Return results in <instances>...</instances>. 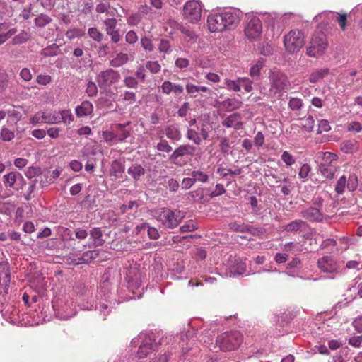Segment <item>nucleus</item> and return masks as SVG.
Segmentation results:
<instances>
[{"label":"nucleus","mask_w":362,"mask_h":362,"mask_svg":"<svg viewBox=\"0 0 362 362\" xmlns=\"http://www.w3.org/2000/svg\"><path fill=\"white\" fill-rule=\"evenodd\" d=\"M242 16L239 10L232 9L221 13H211L207 18V26L210 32H223L236 27Z\"/></svg>","instance_id":"obj_1"},{"label":"nucleus","mask_w":362,"mask_h":362,"mask_svg":"<svg viewBox=\"0 0 362 362\" xmlns=\"http://www.w3.org/2000/svg\"><path fill=\"white\" fill-rule=\"evenodd\" d=\"M131 344L134 346H139L136 356L139 359L147 357L150 353L156 350L158 347V343L152 333H140L132 340Z\"/></svg>","instance_id":"obj_2"},{"label":"nucleus","mask_w":362,"mask_h":362,"mask_svg":"<svg viewBox=\"0 0 362 362\" xmlns=\"http://www.w3.org/2000/svg\"><path fill=\"white\" fill-rule=\"evenodd\" d=\"M153 216L168 228L177 227L185 217L181 211H172L168 208H160L153 211Z\"/></svg>","instance_id":"obj_3"},{"label":"nucleus","mask_w":362,"mask_h":362,"mask_svg":"<svg viewBox=\"0 0 362 362\" xmlns=\"http://www.w3.org/2000/svg\"><path fill=\"white\" fill-rule=\"evenodd\" d=\"M243 341V335L240 332H225L219 334L216 340V346L223 351H230L239 347Z\"/></svg>","instance_id":"obj_4"},{"label":"nucleus","mask_w":362,"mask_h":362,"mask_svg":"<svg viewBox=\"0 0 362 362\" xmlns=\"http://www.w3.org/2000/svg\"><path fill=\"white\" fill-rule=\"evenodd\" d=\"M52 307L57 317L63 320H67L76 314L72 299L66 296L55 298L52 300Z\"/></svg>","instance_id":"obj_5"},{"label":"nucleus","mask_w":362,"mask_h":362,"mask_svg":"<svg viewBox=\"0 0 362 362\" xmlns=\"http://www.w3.org/2000/svg\"><path fill=\"white\" fill-rule=\"evenodd\" d=\"M100 297L101 299L96 305H94L92 300L89 299L88 296H87V299H82L78 305L82 310H90L95 308L96 310H98L103 319L105 320V317L111 312L112 309L115 305L116 301L110 300L111 298L109 295L104 294L103 297L102 296H100Z\"/></svg>","instance_id":"obj_6"},{"label":"nucleus","mask_w":362,"mask_h":362,"mask_svg":"<svg viewBox=\"0 0 362 362\" xmlns=\"http://www.w3.org/2000/svg\"><path fill=\"white\" fill-rule=\"evenodd\" d=\"M328 47V41L324 33L313 34L308 44L306 54L310 57L317 58L322 56Z\"/></svg>","instance_id":"obj_7"},{"label":"nucleus","mask_w":362,"mask_h":362,"mask_svg":"<svg viewBox=\"0 0 362 362\" xmlns=\"http://www.w3.org/2000/svg\"><path fill=\"white\" fill-rule=\"evenodd\" d=\"M322 155L319 170L325 178L332 179L338 170V156L332 152H323Z\"/></svg>","instance_id":"obj_8"},{"label":"nucleus","mask_w":362,"mask_h":362,"mask_svg":"<svg viewBox=\"0 0 362 362\" xmlns=\"http://www.w3.org/2000/svg\"><path fill=\"white\" fill-rule=\"evenodd\" d=\"M209 330H204V334L203 332H199L197 331L196 333H194V331H187V333H181L179 338V346L182 349V351L184 354H187L191 349V344L192 341L189 339V337H193V334H195V337L201 342L204 344H209L212 340L211 334Z\"/></svg>","instance_id":"obj_9"},{"label":"nucleus","mask_w":362,"mask_h":362,"mask_svg":"<svg viewBox=\"0 0 362 362\" xmlns=\"http://www.w3.org/2000/svg\"><path fill=\"white\" fill-rule=\"evenodd\" d=\"M284 43L288 52H297L304 45V33L299 30H292L285 35Z\"/></svg>","instance_id":"obj_10"},{"label":"nucleus","mask_w":362,"mask_h":362,"mask_svg":"<svg viewBox=\"0 0 362 362\" xmlns=\"http://www.w3.org/2000/svg\"><path fill=\"white\" fill-rule=\"evenodd\" d=\"M244 33L250 41L258 40L262 33V24L260 19L253 14L248 15Z\"/></svg>","instance_id":"obj_11"},{"label":"nucleus","mask_w":362,"mask_h":362,"mask_svg":"<svg viewBox=\"0 0 362 362\" xmlns=\"http://www.w3.org/2000/svg\"><path fill=\"white\" fill-rule=\"evenodd\" d=\"M202 5L197 0H190L185 3L183 8L185 18L192 23L198 22L202 17Z\"/></svg>","instance_id":"obj_12"},{"label":"nucleus","mask_w":362,"mask_h":362,"mask_svg":"<svg viewBox=\"0 0 362 362\" xmlns=\"http://www.w3.org/2000/svg\"><path fill=\"white\" fill-rule=\"evenodd\" d=\"M358 185V177L355 174L349 175L348 180L345 175H342L336 183L335 192L338 194H342L346 187L349 192H354L357 189Z\"/></svg>","instance_id":"obj_13"},{"label":"nucleus","mask_w":362,"mask_h":362,"mask_svg":"<svg viewBox=\"0 0 362 362\" xmlns=\"http://www.w3.org/2000/svg\"><path fill=\"white\" fill-rule=\"evenodd\" d=\"M317 266L321 272L327 274L331 279L334 277L339 268L337 261L331 256H324L319 259Z\"/></svg>","instance_id":"obj_14"},{"label":"nucleus","mask_w":362,"mask_h":362,"mask_svg":"<svg viewBox=\"0 0 362 362\" xmlns=\"http://www.w3.org/2000/svg\"><path fill=\"white\" fill-rule=\"evenodd\" d=\"M119 79L120 75L118 71L111 69L101 71L97 76V82L102 88L110 87Z\"/></svg>","instance_id":"obj_15"},{"label":"nucleus","mask_w":362,"mask_h":362,"mask_svg":"<svg viewBox=\"0 0 362 362\" xmlns=\"http://www.w3.org/2000/svg\"><path fill=\"white\" fill-rule=\"evenodd\" d=\"M269 78L271 83L270 91L274 94L281 93L288 83L286 76L281 72H272Z\"/></svg>","instance_id":"obj_16"},{"label":"nucleus","mask_w":362,"mask_h":362,"mask_svg":"<svg viewBox=\"0 0 362 362\" xmlns=\"http://www.w3.org/2000/svg\"><path fill=\"white\" fill-rule=\"evenodd\" d=\"M334 18H337V21L339 22L341 29L344 30L346 28V14L337 16V13L334 12L324 11L317 15L314 18V19L316 21L321 20L323 24L327 25L329 23V21L325 20H330L333 19Z\"/></svg>","instance_id":"obj_17"},{"label":"nucleus","mask_w":362,"mask_h":362,"mask_svg":"<svg viewBox=\"0 0 362 362\" xmlns=\"http://www.w3.org/2000/svg\"><path fill=\"white\" fill-rule=\"evenodd\" d=\"M11 272L7 262H0V293H6L10 286Z\"/></svg>","instance_id":"obj_18"},{"label":"nucleus","mask_w":362,"mask_h":362,"mask_svg":"<svg viewBox=\"0 0 362 362\" xmlns=\"http://www.w3.org/2000/svg\"><path fill=\"white\" fill-rule=\"evenodd\" d=\"M229 227L233 231L240 233L248 232L253 235H259L263 233L262 228H254L252 226L238 222L230 223Z\"/></svg>","instance_id":"obj_19"},{"label":"nucleus","mask_w":362,"mask_h":362,"mask_svg":"<svg viewBox=\"0 0 362 362\" xmlns=\"http://www.w3.org/2000/svg\"><path fill=\"white\" fill-rule=\"evenodd\" d=\"M198 124L196 125L197 131L202 136L204 140L209 137V131L210 129L209 125V116L208 115H202L197 118Z\"/></svg>","instance_id":"obj_20"},{"label":"nucleus","mask_w":362,"mask_h":362,"mask_svg":"<svg viewBox=\"0 0 362 362\" xmlns=\"http://www.w3.org/2000/svg\"><path fill=\"white\" fill-rule=\"evenodd\" d=\"M229 276H237L243 275L246 271V264L240 258H235L231 261L229 267Z\"/></svg>","instance_id":"obj_21"},{"label":"nucleus","mask_w":362,"mask_h":362,"mask_svg":"<svg viewBox=\"0 0 362 362\" xmlns=\"http://www.w3.org/2000/svg\"><path fill=\"white\" fill-rule=\"evenodd\" d=\"M301 216L310 221L321 222L324 218L323 214L317 208L309 207L301 211Z\"/></svg>","instance_id":"obj_22"},{"label":"nucleus","mask_w":362,"mask_h":362,"mask_svg":"<svg viewBox=\"0 0 362 362\" xmlns=\"http://www.w3.org/2000/svg\"><path fill=\"white\" fill-rule=\"evenodd\" d=\"M17 32L16 28L12 27L8 23H0V45L4 44L8 39L14 35Z\"/></svg>","instance_id":"obj_23"},{"label":"nucleus","mask_w":362,"mask_h":362,"mask_svg":"<svg viewBox=\"0 0 362 362\" xmlns=\"http://www.w3.org/2000/svg\"><path fill=\"white\" fill-rule=\"evenodd\" d=\"M195 151V148L191 145H180L170 155V159L175 161L178 158L186 156L192 155Z\"/></svg>","instance_id":"obj_24"},{"label":"nucleus","mask_w":362,"mask_h":362,"mask_svg":"<svg viewBox=\"0 0 362 362\" xmlns=\"http://www.w3.org/2000/svg\"><path fill=\"white\" fill-rule=\"evenodd\" d=\"M164 133L168 139L173 142H177L180 140L182 134L177 124H169L165 127Z\"/></svg>","instance_id":"obj_25"},{"label":"nucleus","mask_w":362,"mask_h":362,"mask_svg":"<svg viewBox=\"0 0 362 362\" xmlns=\"http://www.w3.org/2000/svg\"><path fill=\"white\" fill-rule=\"evenodd\" d=\"M241 115L238 113H233L227 117L222 122V124L228 128L233 127L235 129H240L243 123L241 122Z\"/></svg>","instance_id":"obj_26"},{"label":"nucleus","mask_w":362,"mask_h":362,"mask_svg":"<svg viewBox=\"0 0 362 362\" xmlns=\"http://www.w3.org/2000/svg\"><path fill=\"white\" fill-rule=\"evenodd\" d=\"M93 112V105L88 100L83 101L79 105L76 106L75 109V113L78 117L89 116L92 115Z\"/></svg>","instance_id":"obj_27"},{"label":"nucleus","mask_w":362,"mask_h":362,"mask_svg":"<svg viewBox=\"0 0 362 362\" xmlns=\"http://www.w3.org/2000/svg\"><path fill=\"white\" fill-rule=\"evenodd\" d=\"M163 93L169 95L173 92L176 95H180L183 93V86L180 84L173 83L169 81H164L161 85Z\"/></svg>","instance_id":"obj_28"},{"label":"nucleus","mask_w":362,"mask_h":362,"mask_svg":"<svg viewBox=\"0 0 362 362\" xmlns=\"http://www.w3.org/2000/svg\"><path fill=\"white\" fill-rule=\"evenodd\" d=\"M127 173L134 180L137 181L140 180L141 176L145 175L146 170L141 165L134 163L127 169Z\"/></svg>","instance_id":"obj_29"},{"label":"nucleus","mask_w":362,"mask_h":362,"mask_svg":"<svg viewBox=\"0 0 362 362\" xmlns=\"http://www.w3.org/2000/svg\"><path fill=\"white\" fill-rule=\"evenodd\" d=\"M328 68H321L313 70L309 76V82L316 83L322 80L329 74Z\"/></svg>","instance_id":"obj_30"},{"label":"nucleus","mask_w":362,"mask_h":362,"mask_svg":"<svg viewBox=\"0 0 362 362\" xmlns=\"http://www.w3.org/2000/svg\"><path fill=\"white\" fill-rule=\"evenodd\" d=\"M124 172V165L120 160H115L110 166V175L115 178H121Z\"/></svg>","instance_id":"obj_31"},{"label":"nucleus","mask_w":362,"mask_h":362,"mask_svg":"<svg viewBox=\"0 0 362 362\" xmlns=\"http://www.w3.org/2000/svg\"><path fill=\"white\" fill-rule=\"evenodd\" d=\"M307 224L305 221L302 220H295L286 225L284 230L287 232H298L304 230Z\"/></svg>","instance_id":"obj_32"},{"label":"nucleus","mask_w":362,"mask_h":362,"mask_svg":"<svg viewBox=\"0 0 362 362\" xmlns=\"http://www.w3.org/2000/svg\"><path fill=\"white\" fill-rule=\"evenodd\" d=\"M341 150L345 153H353L358 150V144L354 140H346L341 144Z\"/></svg>","instance_id":"obj_33"},{"label":"nucleus","mask_w":362,"mask_h":362,"mask_svg":"<svg viewBox=\"0 0 362 362\" xmlns=\"http://www.w3.org/2000/svg\"><path fill=\"white\" fill-rule=\"evenodd\" d=\"M44 123L46 124H58L59 123V117L58 112L53 110H42Z\"/></svg>","instance_id":"obj_34"},{"label":"nucleus","mask_w":362,"mask_h":362,"mask_svg":"<svg viewBox=\"0 0 362 362\" xmlns=\"http://www.w3.org/2000/svg\"><path fill=\"white\" fill-rule=\"evenodd\" d=\"M90 235L94 246L98 247L103 245L105 240L103 239V233L100 228H94L90 230Z\"/></svg>","instance_id":"obj_35"},{"label":"nucleus","mask_w":362,"mask_h":362,"mask_svg":"<svg viewBox=\"0 0 362 362\" xmlns=\"http://www.w3.org/2000/svg\"><path fill=\"white\" fill-rule=\"evenodd\" d=\"M18 178H23L20 173L11 172L3 177V182L6 187H13Z\"/></svg>","instance_id":"obj_36"},{"label":"nucleus","mask_w":362,"mask_h":362,"mask_svg":"<svg viewBox=\"0 0 362 362\" xmlns=\"http://www.w3.org/2000/svg\"><path fill=\"white\" fill-rule=\"evenodd\" d=\"M222 106L226 111H233L240 108L241 102L236 98H228L222 102Z\"/></svg>","instance_id":"obj_37"},{"label":"nucleus","mask_w":362,"mask_h":362,"mask_svg":"<svg viewBox=\"0 0 362 362\" xmlns=\"http://www.w3.org/2000/svg\"><path fill=\"white\" fill-rule=\"evenodd\" d=\"M127 286L128 288L134 291V289H138L141 285V276L140 274H136L134 276H132L129 274L127 276Z\"/></svg>","instance_id":"obj_38"},{"label":"nucleus","mask_w":362,"mask_h":362,"mask_svg":"<svg viewBox=\"0 0 362 362\" xmlns=\"http://www.w3.org/2000/svg\"><path fill=\"white\" fill-rule=\"evenodd\" d=\"M129 61V56L126 53H119L110 62V64L114 67H119L125 64Z\"/></svg>","instance_id":"obj_39"},{"label":"nucleus","mask_w":362,"mask_h":362,"mask_svg":"<svg viewBox=\"0 0 362 362\" xmlns=\"http://www.w3.org/2000/svg\"><path fill=\"white\" fill-rule=\"evenodd\" d=\"M136 229L140 231L141 229L147 230L148 237L152 240H157L159 238V233L155 228L151 227L148 223H144L141 226H137Z\"/></svg>","instance_id":"obj_40"},{"label":"nucleus","mask_w":362,"mask_h":362,"mask_svg":"<svg viewBox=\"0 0 362 362\" xmlns=\"http://www.w3.org/2000/svg\"><path fill=\"white\" fill-rule=\"evenodd\" d=\"M191 176H192V179L194 182H201V183H206L209 180V175L202 170H193L191 173Z\"/></svg>","instance_id":"obj_41"},{"label":"nucleus","mask_w":362,"mask_h":362,"mask_svg":"<svg viewBox=\"0 0 362 362\" xmlns=\"http://www.w3.org/2000/svg\"><path fill=\"white\" fill-rule=\"evenodd\" d=\"M186 136L189 140L192 141L197 145H199L202 140H204L199 132L192 128L187 129Z\"/></svg>","instance_id":"obj_42"},{"label":"nucleus","mask_w":362,"mask_h":362,"mask_svg":"<svg viewBox=\"0 0 362 362\" xmlns=\"http://www.w3.org/2000/svg\"><path fill=\"white\" fill-rule=\"evenodd\" d=\"M59 123L62 121L64 124H69L74 119V115L70 110H63L58 112Z\"/></svg>","instance_id":"obj_43"},{"label":"nucleus","mask_w":362,"mask_h":362,"mask_svg":"<svg viewBox=\"0 0 362 362\" xmlns=\"http://www.w3.org/2000/svg\"><path fill=\"white\" fill-rule=\"evenodd\" d=\"M264 65L263 59H259L255 64H254L250 70V75L252 78H257L259 76L260 71Z\"/></svg>","instance_id":"obj_44"},{"label":"nucleus","mask_w":362,"mask_h":362,"mask_svg":"<svg viewBox=\"0 0 362 362\" xmlns=\"http://www.w3.org/2000/svg\"><path fill=\"white\" fill-rule=\"evenodd\" d=\"M59 52V47L56 44H52L41 51V54L44 57L56 56Z\"/></svg>","instance_id":"obj_45"},{"label":"nucleus","mask_w":362,"mask_h":362,"mask_svg":"<svg viewBox=\"0 0 362 362\" xmlns=\"http://www.w3.org/2000/svg\"><path fill=\"white\" fill-rule=\"evenodd\" d=\"M29 39V34L22 30L19 34L14 36V37L12 39V43L13 45H19L25 42Z\"/></svg>","instance_id":"obj_46"},{"label":"nucleus","mask_w":362,"mask_h":362,"mask_svg":"<svg viewBox=\"0 0 362 362\" xmlns=\"http://www.w3.org/2000/svg\"><path fill=\"white\" fill-rule=\"evenodd\" d=\"M89 37L97 42L103 40V35L96 28H90L88 30Z\"/></svg>","instance_id":"obj_47"},{"label":"nucleus","mask_w":362,"mask_h":362,"mask_svg":"<svg viewBox=\"0 0 362 362\" xmlns=\"http://www.w3.org/2000/svg\"><path fill=\"white\" fill-rule=\"evenodd\" d=\"M218 173L224 177H227L228 175H240L242 173V170L240 168H236L235 170L227 169L223 168H219L218 169Z\"/></svg>","instance_id":"obj_48"},{"label":"nucleus","mask_w":362,"mask_h":362,"mask_svg":"<svg viewBox=\"0 0 362 362\" xmlns=\"http://www.w3.org/2000/svg\"><path fill=\"white\" fill-rule=\"evenodd\" d=\"M238 83H239L240 89L243 87L246 92H250L252 90V81L247 78H238Z\"/></svg>","instance_id":"obj_49"},{"label":"nucleus","mask_w":362,"mask_h":362,"mask_svg":"<svg viewBox=\"0 0 362 362\" xmlns=\"http://www.w3.org/2000/svg\"><path fill=\"white\" fill-rule=\"evenodd\" d=\"M122 100L127 101L128 105H132L136 100V94L132 91H125L120 95Z\"/></svg>","instance_id":"obj_50"},{"label":"nucleus","mask_w":362,"mask_h":362,"mask_svg":"<svg viewBox=\"0 0 362 362\" xmlns=\"http://www.w3.org/2000/svg\"><path fill=\"white\" fill-rule=\"evenodd\" d=\"M30 124L36 126L39 124H44L43 112L42 110L37 112L30 118Z\"/></svg>","instance_id":"obj_51"},{"label":"nucleus","mask_w":362,"mask_h":362,"mask_svg":"<svg viewBox=\"0 0 362 362\" xmlns=\"http://www.w3.org/2000/svg\"><path fill=\"white\" fill-rule=\"evenodd\" d=\"M51 22V18L45 14H41L37 16L35 20V23L37 27H45L46 25Z\"/></svg>","instance_id":"obj_52"},{"label":"nucleus","mask_w":362,"mask_h":362,"mask_svg":"<svg viewBox=\"0 0 362 362\" xmlns=\"http://www.w3.org/2000/svg\"><path fill=\"white\" fill-rule=\"evenodd\" d=\"M0 137L4 141H10L14 138V132L7 127H3L0 132Z\"/></svg>","instance_id":"obj_53"},{"label":"nucleus","mask_w":362,"mask_h":362,"mask_svg":"<svg viewBox=\"0 0 362 362\" xmlns=\"http://www.w3.org/2000/svg\"><path fill=\"white\" fill-rule=\"evenodd\" d=\"M311 170V167L308 163L303 164L299 170L298 177L304 182L308 179Z\"/></svg>","instance_id":"obj_54"},{"label":"nucleus","mask_w":362,"mask_h":362,"mask_svg":"<svg viewBox=\"0 0 362 362\" xmlns=\"http://www.w3.org/2000/svg\"><path fill=\"white\" fill-rule=\"evenodd\" d=\"M104 24L105 25V31L107 34L117 30V20L115 18H107L104 21Z\"/></svg>","instance_id":"obj_55"},{"label":"nucleus","mask_w":362,"mask_h":362,"mask_svg":"<svg viewBox=\"0 0 362 362\" xmlns=\"http://www.w3.org/2000/svg\"><path fill=\"white\" fill-rule=\"evenodd\" d=\"M146 68L152 74H157L161 69V66L157 61H148L146 63Z\"/></svg>","instance_id":"obj_56"},{"label":"nucleus","mask_w":362,"mask_h":362,"mask_svg":"<svg viewBox=\"0 0 362 362\" xmlns=\"http://www.w3.org/2000/svg\"><path fill=\"white\" fill-rule=\"evenodd\" d=\"M196 229H197V226L196 223L192 220L187 221L180 228V230L182 233L191 232L195 230Z\"/></svg>","instance_id":"obj_57"},{"label":"nucleus","mask_w":362,"mask_h":362,"mask_svg":"<svg viewBox=\"0 0 362 362\" xmlns=\"http://www.w3.org/2000/svg\"><path fill=\"white\" fill-rule=\"evenodd\" d=\"M303 106V101L298 98H292L288 102V107L293 111L299 110Z\"/></svg>","instance_id":"obj_58"},{"label":"nucleus","mask_w":362,"mask_h":362,"mask_svg":"<svg viewBox=\"0 0 362 362\" xmlns=\"http://www.w3.org/2000/svg\"><path fill=\"white\" fill-rule=\"evenodd\" d=\"M239 83H238V78L236 80L226 79L224 81L225 87L230 90L235 92L240 91Z\"/></svg>","instance_id":"obj_59"},{"label":"nucleus","mask_w":362,"mask_h":362,"mask_svg":"<svg viewBox=\"0 0 362 362\" xmlns=\"http://www.w3.org/2000/svg\"><path fill=\"white\" fill-rule=\"evenodd\" d=\"M156 149L158 151L165 153H170L172 151V147L170 146L168 142L165 139H160V141L156 145Z\"/></svg>","instance_id":"obj_60"},{"label":"nucleus","mask_w":362,"mask_h":362,"mask_svg":"<svg viewBox=\"0 0 362 362\" xmlns=\"http://www.w3.org/2000/svg\"><path fill=\"white\" fill-rule=\"evenodd\" d=\"M331 129V127L329 125V122L326 119H321L318 123V128L317 133L318 134H322V132H329Z\"/></svg>","instance_id":"obj_61"},{"label":"nucleus","mask_w":362,"mask_h":362,"mask_svg":"<svg viewBox=\"0 0 362 362\" xmlns=\"http://www.w3.org/2000/svg\"><path fill=\"white\" fill-rule=\"evenodd\" d=\"M281 158L287 166H291L296 162L293 156L288 151H284L281 154Z\"/></svg>","instance_id":"obj_62"},{"label":"nucleus","mask_w":362,"mask_h":362,"mask_svg":"<svg viewBox=\"0 0 362 362\" xmlns=\"http://www.w3.org/2000/svg\"><path fill=\"white\" fill-rule=\"evenodd\" d=\"M86 91L89 97L95 96L98 93V88L96 84L93 81H88Z\"/></svg>","instance_id":"obj_63"},{"label":"nucleus","mask_w":362,"mask_h":362,"mask_svg":"<svg viewBox=\"0 0 362 362\" xmlns=\"http://www.w3.org/2000/svg\"><path fill=\"white\" fill-rule=\"evenodd\" d=\"M84 35V33L78 29H70L66 33V36L69 40L74 39L76 37H81Z\"/></svg>","instance_id":"obj_64"}]
</instances>
